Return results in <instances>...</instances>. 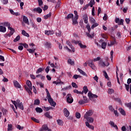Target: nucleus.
Here are the masks:
<instances>
[{"mask_svg": "<svg viewBox=\"0 0 131 131\" xmlns=\"http://www.w3.org/2000/svg\"><path fill=\"white\" fill-rule=\"evenodd\" d=\"M46 92L47 93L46 98L48 99L49 103L50 104L51 106H53V107H55L56 106V102L54 101V100H53V98H52V97H51V94H50L49 90L46 89Z\"/></svg>", "mask_w": 131, "mask_h": 131, "instance_id": "nucleus-1", "label": "nucleus"}, {"mask_svg": "<svg viewBox=\"0 0 131 131\" xmlns=\"http://www.w3.org/2000/svg\"><path fill=\"white\" fill-rule=\"evenodd\" d=\"M11 102L14 105L16 110L19 107L21 110H24V106L22 102H20V100L17 99L16 101L11 100Z\"/></svg>", "mask_w": 131, "mask_h": 131, "instance_id": "nucleus-2", "label": "nucleus"}, {"mask_svg": "<svg viewBox=\"0 0 131 131\" xmlns=\"http://www.w3.org/2000/svg\"><path fill=\"white\" fill-rule=\"evenodd\" d=\"M88 63L89 64V67H91V68L93 69V70H95V69H96V66L94 64V60L91 59L89 60H88Z\"/></svg>", "mask_w": 131, "mask_h": 131, "instance_id": "nucleus-3", "label": "nucleus"}, {"mask_svg": "<svg viewBox=\"0 0 131 131\" xmlns=\"http://www.w3.org/2000/svg\"><path fill=\"white\" fill-rule=\"evenodd\" d=\"M67 100L68 103H69V104L73 103V98H72V96H71V94H69L67 95Z\"/></svg>", "mask_w": 131, "mask_h": 131, "instance_id": "nucleus-4", "label": "nucleus"}, {"mask_svg": "<svg viewBox=\"0 0 131 131\" xmlns=\"http://www.w3.org/2000/svg\"><path fill=\"white\" fill-rule=\"evenodd\" d=\"M88 96L90 99V100H92L93 99H95V98H98V96L96 94H94L92 93V92H89L88 94Z\"/></svg>", "mask_w": 131, "mask_h": 131, "instance_id": "nucleus-5", "label": "nucleus"}, {"mask_svg": "<svg viewBox=\"0 0 131 131\" xmlns=\"http://www.w3.org/2000/svg\"><path fill=\"white\" fill-rule=\"evenodd\" d=\"M73 42L74 43H75V45H77V43H78L81 49H85V48H86V46L82 45V43H81V42H80V41H75L73 40Z\"/></svg>", "mask_w": 131, "mask_h": 131, "instance_id": "nucleus-6", "label": "nucleus"}, {"mask_svg": "<svg viewBox=\"0 0 131 131\" xmlns=\"http://www.w3.org/2000/svg\"><path fill=\"white\" fill-rule=\"evenodd\" d=\"M105 60L106 61V62H102V63L101 64V66H102V67H105V66L106 67H108V66L109 65H110V63H109L108 61H109V58L107 57H105Z\"/></svg>", "mask_w": 131, "mask_h": 131, "instance_id": "nucleus-7", "label": "nucleus"}, {"mask_svg": "<svg viewBox=\"0 0 131 131\" xmlns=\"http://www.w3.org/2000/svg\"><path fill=\"white\" fill-rule=\"evenodd\" d=\"M108 109L110 111H111V112H114L115 116L117 117H118V113L117 112V111L115 110L114 108L112 106V105H110L108 107Z\"/></svg>", "mask_w": 131, "mask_h": 131, "instance_id": "nucleus-8", "label": "nucleus"}, {"mask_svg": "<svg viewBox=\"0 0 131 131\" xmlns=\"http://www.w3.org/2000/svg\"><path fill=\"white\" fill-rule=\"evenodd\" d=\"M93 113H94L93 112V111H92V110L88 111L85 114V115L84 116V118H88V117H89V116H92V115H93Z\"/></svg>", "mask_w": 131, "mask_h": 131, "instance_id": "nucleus-9", "label": "nucleus"}, {"mask_svg": "<svg viewBox=\"0 0 131 131\" xmlns=\"http://www.w3.org/2000/svg\"><path fill=\"white\" fill-rule=\"evenodd\" d=\"M23 20L24 23L27 24V25H29L30 24L29 23V20H28V18L27 16H23Z\"/></svg>", "mask_w": 131, "mask_h": 131, "instance_id": "nucleus-10", "label": "nucleus"}, {"mask_svg": "<svg viewBox=\"0 0 131 131\" xmlns=\"http://www.w3.org/2000/svg\"><path fill=\"white\" fill-rule=\"evenodd\" d=\"M14 85L16 89H21V85L17 81V80H13Z\"/></svg>", "mask_w": 131, "mask_h": 131, "instance_id": "nucleus-11", "label": "nucleus"}, {"mask_svg": "<svg viewBox=\"0 0 131 131\" xmlns=\"http://www.w3.org/2000/svg\"><path fill=\"white\" fill-rule=\"evenodd\" d=\"M2 112H3V113ZM6 112H7V110H6L4 108H2L1 107H0V119H1V118H2L3 114V115H5V114H6Z\"/></svg>", "mask_w": 131, "mask_h": 131, "instance_id": "nucleus-12", "label": "nucleus"}, {"mask_svg": "<svg viewBox=\"0 0 131 131\" xmlns=\"http://www.w3.org/2000/svg\"><path fill=\"white\" fill-rule=\"evenodd\" d=\"M49 129V127H48V124H43L41 128L40 129V131H43V130H48Z\"/></svg>", "mask_w": 131, "mask_h": 131, "instance_id": "nucleus-13", "label": "nucleus"}, {"mask_svg": "<svg viewBox=\"0 0 131 131\" xmlns=\"http://www.w3.org/2000/svg\"><path fill=\"white\" fill-rule=\"evenodd\" d=\"M33 11V12H37V13L40 14L41 12H42V9H41L40 7H38L37 8H34Z\"/></svg>", "mask_w": 131, "mask_h": 131, "instance_id": "nucleus-14", "label": "nucleus"}, {"mask_svg": "<svg viewBox=\"0 0 131 131\" xmlns=\"http://www.w3.org/2000/svg\"><path fill=\"white\" fill-rule=\"evenodd\" d=\"M63 113L66 117H68V116H69L70 114V113L69 112V111H68V110H67V108H64Z\"/></svg>", "mask_w": 131, "mask_h": 131, "instance_id": "nucleus-15", "label": "nucleus"}, {"mask_svg": "<svg viewBox=\"0 0 131 131\" xmlns=\"http://www.w3.org/2000/svg\"><path fill=\"white\" fill-rule=\"evenodd\" d=\"M109 124L111 125V126H113V127H115L117 130H118V127H117V125H115V123H114V122L111 121L109 123Z\"/></svg>", "mask_w": 131, "mask_h": 131, "instance_id": "nucleus-16", "label": "nucleus"}, {"mask_svg": "<svg viewBox=\"0 0 131 131\" xmlns=\"http://www.w3.org/2000/svg\"><path fill=\"white\" fill-rule=\"evenodd\" d=\"M83 19L84 20V23H85V24H88V23L89 22V17H88V15L86 14H84L83 15Z\"/></svg>", "mask_w": 131, "mask_h": 131, "instance_id": "nucleus-17", "label": "nucleus"}, {"mask_svg": "<svg viewBox=\"0 0 131 131\" xmlns=\"http://www.w3.org/2000/svg\"><path fill=\"white\" fill-rule=\"evenodd\" d=\"M54 33H55V32H54L53 31H45V34L46 35H52V34H54Z\"/></svg>", "mask_w": 131, "mask_h": 131, "instance_id": "nucleus-18", "label": "nucleus"}, {"mask_svg": "<svg viewBox=\"0 0 131 131\" xmlns=\"http://www.w3.org/2000/svg\"><path fill=\"white\" fill-rule=\"evenodd\" d=\"M27 85L28 86V88L30 90H32V83H31V81L29 80H27L26 82Z\"/></svg>", "mask_w": 131, "mask_h": 131, "instance_id": "nucleus-19", "label": "nucleus"}, {"mask_svg": "<svg viewBox=\"0 0 131 131\" xmlns=\"http://www.w3.org/2000/svg\"><path fill=\"white\" fill-rule=\"evenodd\" d=\"M25 89L26 91H27V92L28 93L29 95H31V94H32V93L31 92V91H32V90L30 89V88H29L27 85H25Z\"/></svg>", "mask_w": 131, "mask_h": 131, "instance_id": "nucleus-20", "label": "nucleus"}, {"mask_svg": "<svg viewBox=\"0 0 131 131\" xmlns=\"http://www.w3.org/2000/svg\"><path fill=\"white\" fill-rule=\"evenodd\" d=\"M7 31V28L3 26H0V32H6Z\"/></svg>", "mask_w": 131, "mask_h": 131, "instance_id": "nucleus-21", "label": "nucleus"}, {"mask_svg": "<svg viewBox=\"0 0 131 131\" xmlns=\"http://www.w3.org/2000/svg\"><path fill=\"white\" fill-rule=\"evenodd\" d=\"M86 120L90 122V123H93L94 122V118L93 117H87V118H85Z\"/></svg>", "mask_w": 131, "mask_h": 131, "instance_id": "nucleus-22", "label": "nucleus"}, {"mask_svg": "<svg viewBox=\"0 0 131 131\" xmlns=\"http://www.w3.org/2000/svg\"><path fill=\"white\" fill-rule=\"evenodd\" d=\"M67 42L68 46H69L70 48H71L73 53H74V52H75V49H74V47H73L72 45H71L69 43V41H67Z\"/></svg>", "mask_w": 131, "mask_h": 131, "instance_id": "nucleus-23", "label": "nucleus"}, {"mask_svg": "<svg viewBox=\"0 0 131 131\" xmlns=\"http://www.w3.org/2000/svg\"><path fill=\"white\" fill-rule=\"evenodd\" d=\"M119 111L122 114V115H123L124 116H125L126 114H125V111H124V110L119 108Z\"/></svg>", "mask_w": 131, "mask_h": 131, "instance_id": "nucleus-24", "label": "nucleus"}, {"mask_svg": "<svg viewBox=\"0 0 131 131\" xmlns=\"http://www.w3.org/2000/svg\"><path fill=\"white\" fill-rule=\"evenodd\" d=\"M77 70L80 72L81 74H82V75H83L84 76H86V73H85V72H84L81 69L78 68Z\"/></svg>", "mask_w": 131, "mask_h": 131, "instance_id": "nucleus-25", "label": "nucleus"}, {"mask_svg": "<svg viewBox=\"0 0 131 131\" xmlns=\"http://www.w3.org/2000/svg\"><path fill=\"white\" fill-rule=\"evenodd\" d=\"M117 43L116 42V39H115V38H114L113 41H112L111 42V43L109 44L108 43V46H114V45H116Z\"/></svg>", "mask_w": 131, "mask_h": 131, "instance_id": "nucleus-26", "label": "nucleus"}, {"mask_svg": "<svg viewBox=\"0 0 131 131\" xmlns=\"http://www.w3.org/2000/svg\"><path fill=\"white\" fill-rule=\"evenodd\" d=\"M78 19H76V18L75 17H74L73 19H72V20H73V25H76L77 24H78V22L77 21V20Z\"/></svg>", "mask_w": 131, "mask_h": 131, "instance_id": "nucleus-27", "label": "nucleus"}, {"mask_svg": "<svg viewBox=\"0 0 131 131\" xmlns=\"http://www.w3.org/2000/svg\"><path fill=\"white\" fill-rule=\"evenodd\" d=\"M86 126H88L89 128H91V129L94 130V126L92 125H90V123H89V122H85Z\"/></svg>", "mask_w": 131, "mask_h": 131, "instance_id": "nucleus-28", "label": "nucleus"}, {"mask_svg": "<svg viewBox=\"0 0 131 131\" xmlns=\"http://www.w3.org/2000/svg\"><path fill=\"white\" fill-rule=\"evenodd\" d=\"M117 70H116V75H117V82L119 83V84H120V82L119 81V78L118 77V73L117 72L119 71L118 70V67H116Z\"/></svg>", "mask_w": 131, "mask_h": 131, "instance_id": "nucleus-29", "label": "nucleus"}, {"mask_svg": "<svg viewBox=\"0 0 131 131\" xmlns=\"http://www.w3.org/2000/svg\"><path fill=\"white\" fill-rule=\"evenodd\" d=\"M21 34H23V35H24L25 36H27V37H29V34L27 33V32H26L25 30H23Z\"/></svg>", "mask_w": 131, "mask_h": 131, "instance_id": "nucleus-30", "label": "nucleus"}, {"mask_svg": "<svg viewBox=\"0 0 131 131\" xmlns=\"http://www.w3.org/2000/svg\"><path fill=\"white\" fill-rule=\"evenodd\" d=\"M57 122L58 125L62 126V125H63V124H64V122H63V121H62L60 119L57 120Z\"/></svg>", "mask_w": 131, "mask_h": 131, "instance_id": "nucleus-31", "label": "nucleus"}, {"mask_svg": "<svg viewBox=\"0 0 131 131\" xmlns=\"http://www.w3.org/2000/svg\"><path fill=\"white\" fill-rule=\"evenodd\" d=\"M95 4V0H91L89 5L90 7H91V8H93V6H94Z\"/></svg>", "mask_w": 131, "mask_h": 131, "instance_id": "nucleus-32", "label": "nucleus"}, {"mask_svg": "<svg viewBox=\"0 0 131 131\" xmlns=\"http://www.w3.org/2000/svg\"><path fill=\"white\" fill-rule=\"evenodd\" d=\"M45 47H46V48H48V49H50V48H52V44H51V43H50V42H47L45 43Z\"/></svg>", "mask_w": 131, "mask_h": 131, "instance_id": "nucleus-33", "label": "nucleus"}, {"mask_svg": "<svg viewBox=\"0 0 131 131\" xmlns=\"http://www.w3.org/2000/svg\"><path fill=\"white\" fill-rule=\"evenodd\" d=\"M43 70H44L43 68H40L37 70L36 73V74H38L39 73H40L41 72H42V71H43Z\"/></svg>", "mask_w": 131, "mask_h": 131, "instance_id": "nucleus-34", "label": "nucleus"}, {"mask_svg": "<svg viewBox=\"0 0 131 131\" xmlns=\"http://www.w3.org/2000/svg\"><path fill=\"white\" fill-rule=\"evenodd\" d=\"M35 111L37 113H41V112H42V110L40 107H36Z\"/></svg>", "mask_w": 131, "mask_h": 131, "instance_id": "nucleus-35", "label": "nucleus"}, {"mask_svg": "<svg viewBox=\"0 0 131 131\" xmlns=\"http://www.w3.org/2000/svg\"><path fill=\"white\" fill-rule=\"evenodd\" d=\"M83 90L84 94H88V92H89V89H88V86H84L83 88Z\"/></svg>", "mask_w": 131, "mask_h": 131, "instance_id": "nucleus-36", "label": "nucleus"}, {"mask_svg": "<svg viewBox=\"0 0 131 131\" xmlns=\"http://www.w3.org/2000/svg\"><path fill=\"white\" fill-rule=\"evenodd\" d=\"M108 94H110V95H112L114 93V90L112 89H108L107 91Z\"/></svg>", "mask_w": 131, "mask_h": 131, "instance_id": "nucleus-37", "label": "nucleus"}, {"mask_svg": "<svg viewBox=\"0 0 131 131\" xmlns=\"http://www.w3.org/2000/svg\"><path fill=\"white\" fill-rule=\"evenodd\" d=\"M8 130L10 131L13 129V125L11 124H9L8 125Z\"/></svg>", "mask_w": 131, "mask_h": 131, "instance_id": "nucleus-38", "label": "nucleus"}, {"mask_svg": "<svg viewBox=\"0 0 131 131\" xmlns=\"http://www.w3.org/2000/svg\"><path fill=\"white\" fill-rule=\"evenodd\" d=\"M31 119H32V120H33V121H34V122H36V123H39V120H38L34 117H32Z\"/></svg>", "mask_w": 131, "mask_h": 131, "instance_id": "nucleus-39", "label": "nucleus"}, {"mask_svg": "<svg viewBox=\"0 0 131 131\" xmlns=\"http://www.w3.org/2000/svg\"><path fill=\"white\" fill-rule=\"evenodd\" d=\"M106 46H107V43H106L105 42H103L101 44L102 49H106Z\"/></svg>", "mask_w": 131, "mask_h": 131, "instance_id": "nucleus-40", "label": "nucleus"}, {"mask_svg": "<svg viewBox=\"0 0 131 131\" xmlns=\"http://www.w3.org/2000/svg\"><path fill=\"white\" fill-rule=\"evenodd\" d=\"M90 21L91 23H92L94 24V23H96V19L93 17H90Z\"/></svg>", "mask_w": 131, "mask_h": 131, "instance_id": "nucleus-41", "label": "nucleus"}, {"mask_svg": "<svg viewBox=\"0 0 131 131\" xmlns=\"http://www.w3.org/2000/svg\"><path fill=\"white\" fill-rule=\"evenodd\" d=\"M86 28L88 29V32L90 33L91 32V26L90 25V24H88L86 25Z\"/></svg>", "mask_w": 131, "mask_h": 131, "instance_id": "nucleus-42", "label": "nucleus"}, {"mask_svg": "<svg viewBox=\"0 0 131 131\" xmlns=\"http://www.w3.org/2000/svg\"><path fill=\"white\" fill-rule=\"evenodd\" d=\"M52 16V13L50 12L48 14L44 16V18L45 19H48V18H50V17Z\"/></svg>", "mask_w": 131, "mask_h": 131, "instance_id": "nucleus-43", "label": "nucleus"}, {"mask_svg": "<svg viewBox=\"0 0 131 131\" xmlns=\"http://www.w3.org/2000/svg\"><path fill=\"white\" fill-rule=\"evenodd\" d=\"M27 51L30 53V54H33V53H34V52L35 51V49H28Z\"/></svg>", "mask_w": 131, "mask_h": 131, "instance_id": "nucleus-44", "label": "nucleus"}, {"mask_svg": "<svg viewBox=\"0 0 131 131\" xmlns=\"http://www.w3.org/2000/svg\"><path fill=\"white\" fill-rule=\"evenodd\" d=\"M97 26H99V24L97 23H95L94 24H93V25H92V26H91V28L92 29H94V28L97 27Z\"/></svg>", "mask_w": 131, "mask_h": 131, "instance_id": "nucleus-45", "label": "nucleus"}, {"mask_svg": "<svg viewBox=\"0 0 131 131\" xmlns=\"http://www.w3.org/2000/svg\"><path fill=\"white\" fill-rule=\"evenodd\" d=\"M78 103H79V104H80V105H82L83 104H86V102L82 99H81L80 100H79L78 101Z\"/></svg>", "mask_w": 131, "mask_h": 131, "instance_id": "nucleus-46", "label": "nucleus"}, {"mask_svg": "<svg viewBox=\"0 0 131 131\" xmlns=\"http://www.w3.org/2000/svg\"><path fill=\"white\" fill-rule=\"evenodd\" d=\"M72 86L71 85L68 86L67 87H65L62 89V91H67V90H70Z\"/></svg>", "mask_w": 131, "mask_h": 131, "instance_id": "nucleus-47", "label": "nucleus"}, {"mask_svg": "<svg viewBox=\"0 0 131 131\" xmlns=\"http://www.w3.org/2000/svg\"><path fill=\"white\" fill-rule=\"evenodd\" d=\"M2 25H3V26H8L9 27V26H10V23H9L8 22H4L1 24Z\"/></svg>", "mask_w": 131, "mask_h": 131, "instance_id": "nucleus-48", "label": "nucleus"}, {"mask_svg": "<svg viewBox=\"0 0 131 131\" xmlns=\"http://www.w3.org/2000/svg\"><path fill=\"white\" fill-rule=\"evenodd\" d=\"M45 116H46V117H47V118H52V116L50 115V113H49L48 112H47L45 114Z\"/></svg>", "mask_w": 131, "mask_h": 131, "instance_id": "nucleus-49", "label": "nucleus"}, {"mask_svg": "<svg viewBox=\"0 0 131 131\" xmlns=\"http://www.w3.org/2000/svg\"><path fill=\"white\" fill-rule=\"evenodd\" d=\"M56 36H62V32L60 31H58L56 33Z\"/></svg>", "mask_w": 131, "mask_h": 131, "instance_id": "nucleus-50", "label": "nucleus"}, {"mask_svg": "<svg viewBox=\"0 0 131 131\" xmlns=\"http://www.w3.org/2000/svg\"><path fill=\"white\" fill-rule=\"evenodd\" d=\"M81 78V76L79 75H74L73 77V78L74 79H77V78Z\"/></svg>", "mask_w": 131, "mask_h": 131, "instance_id": "nucleus-51", "label": "nucleus"}, {"mask_svg": "<svg viewBox=\"0 0 131 131\" xmlns=\"http://www.w3.org/2000/svg\"><path fill=\"white\" fill-rule=\"evenodd\" d=\"M68 63H69V64H70L71 65H74V61H72V60L70 59H68Z\"/></svg>", "mask_w": 131, "mask_h": 131, "instance_id": "nucleus-52", "label": "nucleus"}, {"mask_svg": "<svg viewBox=\"0 0 131 131\" xmlns=\"http://www.w3.org/2000/svg\"><path fill=\"white\" fill-rule=\"evenodd\" d=\"M37 85H39L40 88H43V83H41V82H37Z\"/></svg>", "mask_w": 131, "mask_h": 131, "instance_id": "nucleus-53", "label": "nucleus"}, {"mask_svg": "<svg viewBox=\"0 0 131 131\" xmlns=\"http://www.w3.org/2000/svg\"><path fill=\"white\" fill-rule=\"evenodd\" d=\"M39 103H40V101L38 99H36L34 101V105H39Z\"/></svg>", "mask_w": 131, "mask_h": 131, "instance_id": "nucleus-54", "label": "nucleus"}, {"mask_svg": "<svg viewBox=\"0 0 131 131\" xmlns=\"http://www.w3.org/2000/svg\"><path fill=\"white\" fill-rule=\"evenodd\" d=\"M18 40H20V36H17L14 40L13 41L14 42H16V41H18Z\"/></svg>", "mask_w": 131, "mask_h": 131, "instance_id": "nucleus-55", "label": "nucleus"}, {"mask_svg": "<svg viewBox=\"0 0 131 131\" xmlns=\"http://www.w3.org/2000/svg\"><path fill=\"white\" fill-rule=\"evenodd\" d=\"M101 36H102L103 38H105V39H107V38H108V36L107 35V34H101Z\"/></svg>", "mask_w": 131, "mask_h": 131, "instance_id": "nucleus-56", "label": "nucleus"}, {"mask_svg": "<svg viewBox=\"0 0 131 131\" xmlns=\"http://www.w3.org/2000/svg\"><path fill=\"white\" fill-rule=\"evenodd\" d=\"M67 19H71L72 18H73V14H68V15L67 16Z\"/></svg>", "mask_w": 131, "mask_h": 131, "instance_id": "nucleus-57", "label": "nucleus"}, {"mask_svg": "<svg viewBox=\"0 0 131 131\" xmlns=\"http://www.w3.org/2000/svg\"><path fill=\"white\" fill-rule=\"evenodd\" d=\"M76 118H78V119L80 118V117H81V115H80V113H76Z\"/></svg>", "mask_w": 131, "mask_h": 131, "instance_id": "nucleus-58", "label": "nucleus"}, {"mask_svg": "<svg viewBox=\"0 0 131 131\" xmlns=\"http://www.w3.org/2000/svg\"><path fill=\"white\" fill-rule=\"evenodd\" d=\"M113 54H114V52L113 51H112L111 52V60L112 62H113Z\"/></svg>", "mask_w": 131, "mask_h": 131, "instance_id": "nucleus-59", "label": "nucleus"}, {"mask_svg": "<svg viewBox=\"0 0 131 131\" xmlns=\"http://www.w3.org/2000/svg\"><path fill=\"white\" fill-rule=\"evenodd\" d=\"M61 1L58 0L57 4L56 6V8H59V7H60V5H61Z\"/></svg>", "mask_w": 131, "mask_h": 131, "instance_id": "nucleus-60", "label": "nucleus"}, {"mask_svg": "<svg viewBox=\"0 0 131 131\" xmlns=\"http://www.w3.org/2000/svg\"><path fill=\"white\" fill-rule=\"evenodd\" d=\"M86 34L87 36L90 37V38H93V37H94V34L93 35H90L89 33H86Z\"/></svg>", "mask_w": 131, "mask_h": 131, "instance_id": "nucleus-61", "label": "nucleus"}, {"mask_svg": "<svg viewBox=\"0 0 131 131\" xmlns=\"http://www.w3.org/2000/svg\"><path fill=\"white\" fill-rule=\"evenodd\" d=\"M56 81L57 82L58 84H60L62 83V84H64V82H61V79H58Z\"/></svg>", "mask_w": 131, "mask_h": 131, "instance_id": "nucleus-62", "label": "nucleus"}, {"mask_svg": "<svg viewBox=\"0 0 131 131\" xmlns=\"http://www.w3.org/2000/svg\"><path fill=\"white\" fill-rule=\"evenodd\" d=\"M74 13L75 15V18H76V19H78V14H77V11L76 10L74 11Z\"/></svg>", "mask_w": 131, "mask_h": 131, "instance_id": "nucleus-63", "label": "nucleus"}, {"mask_svg": "<svg viewBox=\"0 0 131 131\" xmlns=\"http://www.w3.org/2000/svg\"><path fill=\"white\" fill-rule=\"evenodd\" d=\"M126 107H128V108H129V109H131V102L129 103H127L125 104Z\"/></svg>", "mask_w": 131, "mask_h": 131, "instance_id": "nucleus-64", "label": "nucleus"}]
</instances>
